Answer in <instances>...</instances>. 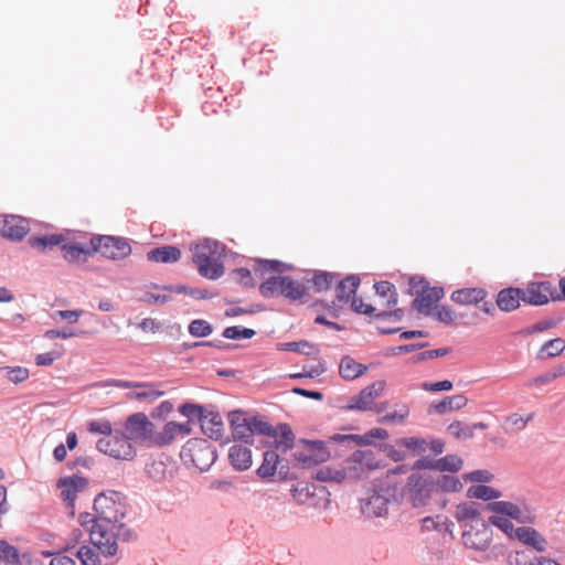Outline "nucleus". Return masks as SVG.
<instances>
[{
  "instance_id": "53",
  "label": "nucleus",
  "mask_w": 565,
  "mask_h": 565,
  "mask_svg": "<svg viewBox=\"0 0 565 565\" xmlns=\"http://www.w3.org/2000/svg\"><path fill=\"white\" fill-rule=\"evenodd\" d=\"M312 348L313 344L306 340L284 342L279 344V350L281 351L296 352L305 355H309Z\"/></svg>"
},
{
  "instance_id": "49",
  "label": "nucleus",
  "mask_w": 565,
  "mask_h": 565,
  "mask_svg": "<svg viewBox=\"0 0 565 565\" xmlns=\"http://www.w3.org/2000/svg\"><path fill=\"white\" fill-rule=\"evenodd\" d=\"M447 431L457 439H470L473 437V427L463 424L460 420H455L447 426Z\"/></svg>"
},
{
  "instance_id": "17",
  "label": "nucleus",
  "mask_w": 565,
  "mask_h": 565,
  "mask_svg": "<svg viewBox=\"0 0 565 565\" xmlns=\"http://www.w3.org/2000/svg\"><path fill=\"white\" fill-rule=\"evenodd\" d=\"M88 486V480L83 476H72L58 479L57 488L61 490V497L67 502L68 507H74L77 493Z\"/></svg>"
},
{
  "instance_id": "26",
  "label": "nucleus",
  "mask_w": 565,
  "mask_h": 565,
  "mask_svg": "<svg viewBox=\"0 0 565 565\" xmlns=\"http://www.w3.org/2000/svg\"><path fill=\"white\" fill-rule=\"evenodd\" d=\"M181 258V250L173 245H164L150 249L147 259L153 263L170 264Z\"/></svg>"
},
{
  "instance_id": "44",
  "label": "nucleus",
  "mask_w": 565,
  "mask_h": 565,
  "mask_svg": "<svg viewBox=\"0 0 565 565\" xmlns=\"http://www.w3.org/2000/svg\"><path fill=\"white\" fill-rule=\"evenodd\" d=\"M352 462L362 465L367 472L379 468L375 454L372 450H355L352 454Z\"/></svg>"
},
{
  "instance_id": "16",
  "label": "nucleus",
  "mask_w": 565,
  "mask_h": 565,
  "mask_svg": "<svg viewBox=\"0 0 565 565\" xmlns=\"http://www.w3.org/2000/svg\"><path fill=\"white\" fill-rule=\"evenodd\" d=\"M552 290V282L548 280L531 281L525 288H522V301L531 306L547 305L550 298L547 292Z\"/></svg>"
},
{
  "instance_id": "14",
  "label": "nucleus",
  "mask_w": 565,
  "mask_h": 565,
  "mask_svg": "<svg viewBox=\"0 0 565 565\" xmlns=\"http://www.w3.org/2000/svg\"><path fill=\"white\" fill-rule=\"evenodd\" d=\"M228 422L232 429V437L235 441L253 444L250 416L244 411L235 409L228 413Z\"/></svg>"
},
{
  "instance_id": "52",
  "label": "nucleus",
  "mask_w": 565,
  "mask_h": 565,
  "mask_svg": "<svg viewBox=\"0 0 565 565\" xmlns=\"http://www.w3.org/2000/svg\"><path fill=\"white\" fill-rule=\"evenodd\" d=\"M398 445L412 450L416 455H420L428 448V443L419 437H404L397 441Z\"/></svg>"
},
{
  "instance_id": "18",
  "label": "nucleus",
  "mask_w": 565,
  "mask_h": 565,
  "mask_svg": "<svg viewBox=\"0 0 565 565\" xmlns=\"http://www.w3.org/2000/svg\"><path fill=\"white\" fill-rule=\"evenodd\" d=\"M484 512H489L486 503L466 501L456 507L455 518L458 522H466L465 524H478V521L486 520L482 516Z\"/></svg>"
},
{
  "instance_id": "50",
  "label": "nucleus",
  "mask_w": 565,
  "mask_h": 565,
  "mask_svg": "<svg viewBox=\"0 0 565 565\" xmlns=\"http://www.w3.org/2000/svg\"><path fill=\"white\" fill-rule=\"evenodd\" d=\"M373 403L366 395L365 391L362 390L359 394L350 397L348 405L344 407L349 411H367L371 409Z\"/></svg>"
},
{
  "instance_id": "1",
  "label": "nucleus",
  "mask_w": 565,
  "mask_h": 565,
  "mask_svg": "<svg viewBox=\"0 0 565 565\" xmlns=\"http://www.w3.org/2000/svg\"><path fill=\"white\" fill-rule=\"evenodd\" d=\"M93 510L96 512L98 531H92V543L103 555H116L117 541L129 542L136 539V533L121 522L127 512L126 497L121 492L99 493L94 500Z\"/></svg>"
},
{
  "instance_id": "51",
  "label": "nucleus",
  "mask_w": 565,
  "mask_h": 565,
  "mask_svg": "<svg viewBox=\"0 0 565 565\" xmlns=\"http://www.w3.org/2000/svg\"><path fill=\"white\" fill-rule=\"evenodd\" d=\"M255 334V330L239 326L227 327L222 332L223 338L230 340L252 339Z\"/></svg>"
},
{
  "instance_id": "3",
  "label": "nucleus",
  "mask_w": 565,
  "mask_h": 565,
  "mask_svg": "<svg viewBox=\"0 0 565 565\" xmlns=\"http://www.w3.org/2000/svg\"><path fill=\"white\" fill-rule=\"evenodd\" d=\"M392 502L399 503L397 483L387 476L373 482L367 497L361 500V511L367 518H381L387 513Z\"/></svg>"
},
{
  "instance_id": "36",
  "label": "nucleus",
  "mask_w": 565,
  "mask_h": 565,
  "mask_svg": "<svg viewBox=\"0 0 565 565\" xmlns=\"http://www.w3.org/2000/svg\"><path fill=\"white\" fill-rule=\"evenodd\" d=\"M565 350V340L562 338H555L546 341L536 354V359L544 361L547 359L555 358L563 353Z\"/></svg>"
},
{
  "instance_id": "60",
  "label": "nucleus",
  "mask_w": 565,
  "mask_h": 565,
  "mask_svg": "<svg viewBox=\"0 0 565 565\" xmlns=\"http://www.w3.org/2000/svg\"><path fill=\"white\" fill-rule=\"evenodd\" d=\"M409 415V408L406 404H403L399 411L386 414L379 422L382 424L385 423H403Z\"/></svg>"
},
{
  "instance_id": "63",
  "label": "nucleus",
  "mask_w": 565,
  "mask_h": 565,
  "mask_svg": "<svg viewBox=\"0 0 565 565\" xmlns=\"http://www.w3.org/2000/svg\"><path fill=\"white\" fill-rule=\"evenodd\" d=\"M7 376L10 382L19 384L29 379V370L22 366L8 367Z\"/></svg>"
},
{
  "instance_id": "61",
  "label": "nucleus",
  "mask_w": 565,
  "mask_h": 565,
  "mask_svg": "<svg viewBox=\"0 0 565 565\" xmlns=\"http://www.w3.org/2000/svg\"><path fill=\"white\" fill-rule=\"evenodd\" d=\"M79 524L85 527L89 532V537L92 539V531L96 532L97 530V518L96 512L93 510V513L90 512H83L79 514L78 518Z\"/></svg>"
},
{
  "instance_id": "25",
  "label": "nucleus",
  "mask_w": 565,
  "mask_h": 565,
  "mask_svg": "<svg viewBox=\"0 0 565 565\" xmlns=\"http://www.w3.org/2000/svg\"><path fill=\"white\" fill-rule=\"evenodd\" d=\"M61 250L63 252V257L68 263H78L86 262L87 256L94 254V250H90V243L88 245H82L79 243H62Z\"/></svg>"
},
{
  "instance_id": "5",
  "label": "nucleus",
  "mask_w": 565,
  "mask_h": 565,
  "mask_svg": "<svg viewBox=\"0 0 565 565\" xmlns=\"http://www.w3.org/2000/svg\"><path fill=\"white\" fill-rule=\"evenodd\" d=\"M217 458L216 448L204 438H191L181 448L180 459L188 468L207 471Z\"/></svg>"
},
{
  "instance_id": "4",
  "label": "nucleus",
  "mask_w": 565,
  "mask_h": 565,
  "mask_svg": "<svg viewBox=\"0 0 565 565\" xmlns=\"http://www.w3.org/2000/svg\"><path fill=\"white\" fill-rule=\"evenodd\" d=\"M399 502H407L413 508H424L429 504L435 494L433 476L427 472H413L403 487L397 484Z\"/></svg>"
},
{
  "instance_id": "62",
  "label": "nucleus",
  "mask_w": 565,
  "mask_h": 565,
  "mask_svg": "<svg viewBox=\"0 0 565 565\" xmlns=\"http://www.w3.org/2000/svg\"><path fill=\"white\" fill-rule=\"evenodd\" d=\"M437 459H434L430 456H422L412 465V470L415 472H419L420 470H435L437 471Z\"/></svg>"
},
{
  "instance_id": "34",
  "label": "nucleus",
  "mask_w": 565,
  "mask_h": 565,
  "mask_svg": "<svg viewBox=\"0 0 565 565\" xmlns=\"http://www.w3.org/2000/svg\"><path fill=\"white\" fill-rule=\"evenodd\" d=\"M373 288L379 297L386 299L384 303L385 307L392 308L397 305L398 295L394 284L387 280H381L375 282Z\"/></svg>"
},
{
  "instance_id": "6",
  "label": "nucleus",
  "mask_w": 565,
  "mask_h": 565,
  "mask_svg": "<svg viewBox=\"0 0 565 565\" xmlns=\"http://www.w3.org/2000/svg\"><path fill=\"white\" fill-rule=\"evenodd\" d=\"M264 298L282 296L290 301L300 300L307 294V287L290 276H270L259 285Z\"/></svg>"
},
{
  "instance_id": "35",
  "label": "nucleus",
  "mask_w": 565,
  "mask_h": 565,
  "mask_svg": "<svg viewBox=\"0 0 565 565\" xmlns=\"http://www.w3.org/2000/svg\"><path fill=\"white\" fill-rule=\"evenodd\" d=\"M312 478L320 482L341 483L347 478V472L342 468H332L330 466L320 467Z\"/></svg>"
},
{
  "instance_id": "54",
  "label": "nucleus",
  "mask_w": 565,
  "mask_h": 565,
  "mask_svg": "<svg viewBox=\"0 0 565 565\" xmlns=\"http://www.w3.org/2000/svg\"><path fill=\"white\" fill-rule=\"evenodd\" d=\"M75 555L82 565H99L100 563L99 554L87 545H83Z\"/></svg>"
},
{
  "instance_id": "42",
  "label": "nucleus",
  "mask_w": 565,
  "mask_h": 565,
  "mask_svg": "<svg viewBox=\"0 0 565 565\" xmlns=\"http://www.w3.org/2000/svg\"><path fill=\"white\" fill-rule=\"evenodd\" d=\"M437 471L439 472H458L463 466L462 459L457 455H447L436 460Z\"/></svg>"
},
{
  "instance_id": "56",
  "label": "nucleus",
  "mask_w": 565,
  "mask_h": 565,
  "mask_svg": "<svg viewBox=\"0 0 565 565\" xmlns=\"http://www.w3.org/2000/svg\"><path fill=\"white\" fill-rule=\"evenodd\" d=\"M345 466L342 468L347 472V477L351 479H361L366 476L367 471L358 462H352V455L344 461Z\"/></svg>"
},
{
  "instance_id": "29",
  "label": "nucleus",
  "mask_w": 565,
  "mask_h": 565,
  "mask_svg": "<svg viewBox=\"0 0 565 565\" xmlns=\"http://www.w3.org/2000/svg\"><path fill=\"white\" fill-rule=\"evenodd\" d=\"M366 371V365L356 362L350 355H344L339 364L340 376L345 381H353L363 375Z\"/></svg>"
},
{
  "instance_id": "19",
  "label": "nucleus",
  "mask_w": 565,
  "mask_h": 565,
  "mask_svg": "<svg viewBox=\"0 0 565 565\" xmlns=\"http://www.w3.org/2000/svg\"><path fill=\"white\" fill-rule=\"evenodd\" d=\"M388 437L387 430L383 428H372L364 435H342V434H334L329 438L330 443H339L343 445H350L351 443H354L358 446L362 445H371L373 443V439L380 438V439H386Z\"/></svg>"
},
{
  "instance_id": "15",
  "label": "nucleus",
  "mask_w": 565,
  "mask_h": 565,
  "mask_svg": "<svg viewBox=\"0 0 565 565\" xmlns=\"http://www.w3.org/2000/svg\"><path fill=\"white\" fill-rule=\"evenodd\" d=\"M29 230L28 221L19 215H7L0 220V234L10 241H22Z\"/></svg>"
},
{
  "instance_id": "10",
  "label": "nucleus",
  "mask_w": 565,
  "mask_h": 565,
  "mask_svg": "<svg viewBox=\"0 0 565 565\" xmlns=\"http://www.w3.org/2000/svg\"><path fill=\"white\" fill-rule=\"evenodd\" d=\"M96 448L109 457L121 460H131L136 456L135 447L121 431L100 438L96 443Z\"/></svg>"
},
{
  "instance_id": "43",
  "label": "nucleus",
  "mask_w": 565,
  "mask_h": 565,
  "mask_svg": "<svg viewBox=\"0 0 565 565\" xmlns=\"http://www.w3.org/2000/svg\"><path fill=\"white\" fill-rule=\"evenodd\" d=\"M175 438V433L173 427H171L170 422L167 423L163 429L160 433L152 431V437L150 439V446L164 447L170 445Z\"/></svg>"
},
{
  "instance_id": "7",
  "label": "nucleus",
  "mask_w": 565,
  "mask_h": 565,
  "mask_svg": "<svg viewBox=\"0 0 565 565\" xmlns=\"http://www.w3.org/2000/svg\"><path fill=\"white\" fill-rule=\"evenodd\" d=\"M90 250L100 253L111 260H121L131 254L129 241L120 236L94 235L90 238Z\"/></svg>"
},
{
  "instance_id": "45",
  "label": "nucleus",
  "mask_w": 565,
  "mask_h": 565,
  "mask_svg": "<svg viewBox=\"0 0 565 565\" xmlns=\"http://www.w3.org/2000/svg\"><path fill=\"white\" fill-rule=\"evenodd\" d=\"M252 437L254 435H262L276 438L277 429L269 423L260 419L258 416H250Z\"/></svg>"
},
{
  "instance_id": "28",
  "label": "nucleus",
  "mask_w": 565,
  "mask_h": 565,
  "mask_svg": "<svg viewBox=\"0 0 565 565\" xmlns=\"http://www.w3.org/2000/svg\"><path fill=\"white\" fill-rule=\"evenodd\" d=\"M360 286V277L358 275H349L341 279L335 286V299L339 302H349L355 296Z\"/></svg>"
},
{
  "instance_id": "21",
  "label": "nucleus",
  "mask_w": 565,
  "mask_h": 565,
  "mask_svg": "<svg viewBox=\"0 0 565 565\" xmlns=\"http://www.w3.org/2000/svg\"><path fill=\"white\" fill-rule=\"evenodd\" d=\"M522 294V288L519 287L503 288L497 295L495 305L503 312H512L520 307Z\"/></svg>"
},
{
  "instance_id": "30",
  "label": "nucleus",
  "mask_w": 565,
  "mask_h": 565,
  "mask_svg": "<svg viewBox=\"0 0 565 565\" xmlns=\"http://www.w3.org/2000/svg\"><path fill=\"white\" fill-rule=\"evenodd\" d=\"M280 457L277 450H266L263 454V462L256 470L257 476L263 480H269L277 472Z\"/></svg>"
},
{
  "instance_id": "40",
  "label": "nucleus",
  "mask_w": 565,
  "mask_h": 565,
  "mask_svg": "<svg viewBox=\"0 0 565 565\" xmlns=\"http://www.w3.org/2000/svg\"><path fill=\"white\" fill-rule=\"evenodd\" d=\"M467 497L469 499H481L489 501L501 497V492L492 487L486 484L471 486L467 490Z\"/></svg>"
},
{
  "instance_id": "32",
  "label": "nucleus",
  "mask_w": 565,
  "mask_h": 565,
  "mask_svg": "<svg viewBox=\"0 0 565 565\" xmlns=\"http://www.w3.org/2000/svg\"><path fill=\"white\" fill-rule=\"evenodd\" d=\"M66 239L62 234H49L41 236H31L28 239L29 245L32 248H36L41 252H45L46 249H52L55 246L62 245Z\"/></svg>"
},
{
  "instance_id": "64",
  "label": "nucleus",
  "mask_w": 565,
  "mask_h": 565,
  "mask_svg": "<svg viewBox=\"0 0 565 565\" xmlns=\"http://www.w3.org/2000/svg\"><path fill=\"white\" fill-rule=\"evenodd\" d=\"M73 547L74 545H67L63 552L56 553L51 559L50 565H76V562L73 557L64 554V552H68Z\"/></svg>"
},
{
  "instance_id": "24",
  "label": "nucleus",
  "mask_w": 565,
  "mask_h": 565,
  "mask_svg": "<svg viewBox=\"0 0 565 565\" xmlns=\"http://www.w3.org/2000/svg\"><path fill=\"white\" fill-rule=\"evenodd\" d=\"M228 460L236 471H245L252 466V450L246 446L234 445L228 450Z\"/></svg>"
},
{
  "instance_id": "9",
  "label": "nucleus",
  "mask_w": 565,
  "mask_h": 565,
  "mask_svg": "<svg viewBox=\"0 0 565 565\" xmlns=\"http://www.w3.org/2000/svg\"><path fill=\"white\" fill-rule=\"evenodd\" d=\"M299 445L305 447L303 450H296L292 457L296 465L300 468H310L327 461L330 458V451L327 448V441L299 439Z\"/></svg>"
},
{
  "instance_id": "13",
  "label": "nucleus",
  "mask_w": 565,
  "mask_h": 565,
  "mask_svg": "<svg viewBox=\"0 0 565 565\" xmlns=\"http://www.w3.org/2000/svg\"><path fill=\"white\" fill-rule=\"evenodd\" d=\"M488 511L504 515L508 519L515 520L518 523H532L534 514L526 508L522 509L518 504L509 501H494L486 503Z\"/></svg>"
},
{
  "instance_id": "27",
  "label": "nucleus",
  "mask_w": 565,
  "mask_h": 565,
  "mask_svg": "<svg viewBox=\"0 0 565 565\" xmlns=\"http://www.w3.org/2000/svg\"><path fill=\"white\" fill-rule=\"evenodd\" d=\"M487 295L483 288H462L452 291L450 299L459 305H479Z\"/></svg>"
},
{
  "instance_id": "58",
  "label": "nucleus",
  "mask_w": 565,
  "mask_h": 565,
  "mask_svg": "<svg viewBox=\"0 0 565 565\" xmlns=\"http://www.w3.org/2000/svg\"><path fill=\"white\" fill-rule=\"evenodd\" d=\"M535 556L531 557L527 550L516 551L510 554L508 558L509 565H534Z\"/></svg>"
},
{
  "instance_id": "11",
  "label": "nucleus",
  "mask_w": 565,
  "mask_h": 565,
  "mask_svg": "<svg viewBox=\"0 0 565 565\" xmlns=\"http://www.w3.org/2000/svg\"><path fill=\"white\" fill-rule=\"evenodd\" d=\"M154 428V424L141 412L129 415L125 422V435L129 441L147 447H150V439Z\"/></svg>"
},
{
  "instance_id": "20",
  "label": "nucleus",
  "mask_w": 565,
  "mask_h": 565,
  "mask_svg": "<svg viewBox=\"0 0 565 565\" xmlns=\"http://www.w3.org/2000/svg\"><path fill=\"white\" fill-rule=\"evenodd\" d=\"M202 433L210 439L221 440L224 435L222 416L216 411H206L200 422Z\"/></svg>"
},
{
  "instance_id": "12",
  "label": "nucleus",
  "mask_w": 565,
  "mask_h": 565,
  "mask_svg": "<svg viewBox=\"0 0 565 565\" xmlns=\"http://www.w3.org/2000/svg\"><path fill=\"white\" fill-rule=\"evenodd\" d=\"M492 533L487 520L478 524H465L462 533L463 544L476 551H486L491 543Z\"/></svg>"
},
{
  "instance_id": "38",
  "label": "nucleus",
  "mask_w": 565,
  "mask_h": 565,
  "mask_svg": "<svg viewBox=\"0 0 565 565\" xmlns=\"http://www.w3.org/2000/svg\"><path fill=\"white\" fill-rule=\"evenodd\" d=\"M284 264L276 259H256L253 266L254 273L259 278H265L266 274L282 273Z\"/></svg>"
},
{
  "instance_id": "33",
  "label": "nucleus",
  "mask_w": 565,
  "mask_h": 565,
  "mask_svg": "<svg viewBox=\"0 0 565 565\" xmlns=\"http://www.w3.org/2000/svg\"><path fill=\"white\" fill-rule=\"evenodd\" d=\"M433 486L435 494L438 492H458L462 489L461 481L451 475H439L433 477Z\"/></svg>"
},
{
  "instance_id": "8",
  "label": "nucleus",
  "mask_w": 565,
  "mask_h": 565,
  "mask_svg": "<svg viewBox=\"0 0 565 565\" xmlns=\"http://www.w3.org/2000/svg\"><path fill=\"white\" fill-rule=\"evenodd\" d=\"M412 282L422 284L420 289L413 290L415 299L412 301V308L424 316H431L433 307L445 295L444 288L439 286L430 287L424 277L412 276Z\"/></svg>"
},
{
  "instance_id": "47",
  "label": "nucleus",
  "mask_w": 565,
  "mask_h": 565,
  "mask_svg": "<svg viewBox=\"0 0 565 565\" xmlns=\"http://www.w3.org/2000/svg\"><path fill=\"white\" fill-rule=\"evenodd\" d=\"M188 331L194 338H205L213 332V327L204 319H194L188 326Z\"/></svg>"
},
{
  "instance_id": "37",
  "label": "nucleus",
  "mask_w": 565,
  "mask_h": 565,
  "mask_svg": "<svg viewBox=\"0 0 565 565\" xmlns=\"http://www.w3.org/2000/svg\"><path fill=\"white\" fill-rule=\"evenodd\" d=\"M563 319L564 318L562 316L545 318L543 320L535 322L534 324H532L530 327H526V328L520 330L519 334L531 335L534 333L547 331V330L558 326L563 321Z\"/></svg>"
},
{
  "instance_id": "41",
  "label": "nucleus",
  "mask_w": 565,
  "mask_h": 565,
  "mask_svg": "<svg viewBox=\"0 0 565 565\" xmlns=\"http://www.w3.org/2000/svg\"><path fill=\"white\" fill-rule=\"evenodd\" d=\"M0 565H20L18 548L4 540H0Z\"/></svg>"
},
{
  "instance_id": "48",
  "label": "nucleus",
  "mask_w": 565,
  "mask_h": 565,
  "mask_svg": "<svg viewBox=\"0 0 565 565\" xmlns=\"http://www.w3.org/2000/svg\"><path fill=\"white\" fill-rule=\"evenodd\" d=\"M206 411L207 409L203 405L194 403H184L179 407L181 415L188 417L190 422L198 420L199 423Z\"/></svg>"
},
{
  "instance_id": "22",
  "label": "nucleus",
  "mask_w": 565,
  "mask_h": 565,
  "mask_svg": "<svg viewBox=\"0 0 565 565\" xmlns=\"http://www.w3.org/2000/svg\"><path fill=\"white\" fill-rule=\"evenodd\" d=\"M516 540L536 552H544L547 548L546 539L534 527H516Z\"/></svg>"
},
{
  "instance_id": "23",
  "label": "nucleus",
  "mask_w": 565,
  "mask_h": 565,
  "mask_svg": "<svg viewBox=\"0 0 565 565\" xmlns=\"http://www.w3.org/2000/svg\"><path fill=\"white\" fill-rule=\"evenodd\" d=\"M468 403V399L462 394H456L452 396H446L439 402H433L428 408L427 413L428 415L437 414V415H444L447 412L451 411H458L465 407Z\"/></svg>"
},
{
  "instance_id": "31",
  "label": "nucleus",
  "mask_w": 565,
  "mask_h": 565,
  "mask_svg": "<svg viewBox=\"0 0 565 565\" xmlns=\"http://www.w3.org/2000/svg\"><path fill=\"white\" fill-rule=\"evenodd\" d=\"M275 429H277V437L274 441L276 450L285 454L292 449L295 445V435L290 426L286 423H281L275 427Z\"/></svg>"
},
{
  "instance_id": "39",
  "label": "nucleus",
  "mask_w": 565,
  "mask_h": 565,
  "mask_svg": "<svg viewBox=\"0 0 565 565\" xmlns=\"http://www.w3.org/2000/svg\"><path fill=\"white\" fill-rule=\"evenodd\" d=\"M338 277L334 273L317 270L311 278L312 288L316 292L329 290Z\"/></svg>"
},
{
  "instance_id": "59",
  "label": "nucleus",
  "mask_w": 565,
  "mask_h": 565,
  "mask_svg": "<svg viewBox=\"0 0 565 565\" xmlns=\"http://www.w3.org/2000/svg\"><path fill=\"white\" fill-rule=\"evenodd\" d=\"M88 431L92 434H102L105 435V437H108L113 434V427L110 422L107 419L92 420L88 423Z\"/></svg>"
},
{
  "instance_id": "46",
  "label": "nucleus",
  "mask_w": 565,
  "mask_h": 565,
  "mask_svg": "<svg viewBox=\"0 0 565 565\" xmlns=\"http://www.w3.org/2000/svg\"><path fill=\"white\" fill-rule=\"evenodd\" d=\"M488 524L495 525L500 529L509 539L516 540V529L512 522L504 515H491L488 519Z\"/></svg>"
},
{
  "instance_id": "55",
  "label": "nucleus",
  "mask_w": 565,
  "mask_h": 565,
  "mask_svg": "<svg viewBox=\"0 0 565 565\" xmlns=\"http://www.w3.org/2000/svg\"><path fill=\"white\" fill-rule=\"evenodd\" d=\"M450 352L449 348H439L434 350H427L413 355L409 361L412 363H419L426 360H431L440 356H445Z\"/></svg>"
},
{
  "instance_id": "57",
  "label": "nucleus",
  "mask_w": 565,
  "mask_h": 565,
  "mask_svg": "<svg viewBox=\"0 0 565 565\" xmlns=\"http://www.w3.org/2000/svg\"><path fill=\"white\" fill-rule=\"evenodd\" d=\"M445 324H451L456 320V312L449 306H436V311L431 316Z\"/></svg>"
},
{
  "instance_id": "2",
  "label": "nucleus",
  "mask_w": 565,
  "mask_h": 565,
  "mask_svg": "<svg viewBox=\"0 0 565 565\" xmlns=\"http://www.w3.org/2000/svg\"><path fill=\"white\" fill-rule=\"evenodd\" d=\"M192 262L201 277L216 280L224 275L221 257L225 255V245L212 238H203L191 246Z\"/></svg>"
}]
</instances>
